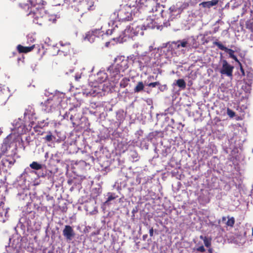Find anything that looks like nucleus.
Masks as SVG:
<instances>
[{
    "label": "nucleus",
    "instance_id": "a18cd8bd",
    "mask_svg": "<svg viewBox=\"0 0 253 253\" xmlns=\"http://www.w3.org/2000/svg\"><path fill=\"white\" fill-rule=\"evenodd\" d=\"M239 5V4H235L233 6V8H234L236 7H237Z\"/></svg>",
    "mask_w": 253,
    "mask_h": 253
},
{
    "label": "nucleus",
    "instance_id": "0eeeda50",
    "mask_svg": "<svg viewBox=\"0 0 253 253\" xmlns=\"http://www.w3.org/2000/svg\"><path fill=\"white\" fill-rule=\"evenodd\" d=\"M128 61L127 59H126L124 56H118L114 59V64L122 70V72H124L128 68Z\"/></svg>",
    "mask_w": 253,
    "mask_h": 253
},
{
    "label": "nucleus",
    "instance_id": "cd10ccee",
    "mask_svg": "<svg viewBox=\"0 0 253 253\" xmlns=\"http://www.w3.org/2000/svg\"><path fill=\"white\" fill-rule=\"evenodd\" d=\"M49 134L47 135L44 139L47 142H50L52 140V138L53 136H52L51 132L49 131L48 132Z\"/></svg>",
    "mask_w": 253,
    "mask_h": 253
},
{
    "label": "nucleus",
    "instance_id": "8fccbe9b",
    "mask_svg": "<svg viewBox=\"0 0 253 253\" xmlns=\"http://www.w3.org/2000/svg\"><path fill=\"white\" fill-rule=\"evenodd\" d=\"M47 253H53L52 251H48Z\"/></svg>",
    "mask_w": 253,
    "mask_h": 253
},
{
    "label": "nucleus",
    "instance_id": "473e14b6",
    "mask_svg": "<svg viewBox=\"0 0 253 253\" xmlns=\"http://www.w3.org/2000/svg\"><path fill=\"white\" fill-rule=\"evenodd\" d=\"M248 8H249V7L248 6V3L247 2H246V3L244 4V6L243 7V14H244L246 12H247Z\"/></svg>",
    "mask_w": 253,
    "mask_h": 253
},
{
    "label": "nucleus",
    "instance_id": "dca6fc26",
    "mask_svg": "<svg viewBox=\"0 0 253 253\" xmlns=\"http://www.w3.org/2000/svg\"><path fill=\"white\" fill-rule=\"evenodd\" d=\"M188 43V48H197L198 44L197 43L196 40L193 37H191L187 39Z\"/></svg>",
    "mask_w": 253,
    "mask_h": 253
},
{
    "label": "nucleus",
    "instance_id": "2eb2a0df",
    "mask_svg": "<svg viewBox=\"0 0 253 253\" xmlns=\"http://www.w3.org/2000/svg\"><path fill=\"white\" fill-rule=\"evenodd\" d=\"M134 30L136 36L143 35L144 30H146V28L144 25H136V24H132L131 30Z\"/></svg>",
    "mask_w": 253,
    "mask_h": 253
},
{
    "label": "nucleus",
    "instance_id": "aec40b11",
    "mask_svg": "<svg viewBox=\"0 0 253 253\" xmlns=\"http://www.w3.org/2000/svg\"><path fill=\"white\" fill-rule=\"evenodd\" d=\"M174 84L177 85L182 89L186 88V84L183 79H180L176 81V84Z\"/></svg>",
    "mask_w": 253,
    "mask_h": 253
},
{
    "label": "nucleus",
    "instance_id": "f257e3e1",
    "mask_svg": "<svg viewBox=\"0 0 253 253\" xmlns=\"http://www.w3.org/2000/svg\"><path fill=\"white\" fill-rule=\"evenodd\" d=\"M23 9L30 10L27 16L33 19V22L40 26L43 25V17L44 16L46 10L44 7L39 4L35 5L30 7L28 3L21 5Z\"/></svg>",
    "mask_w": 253,
    "mask_h": 253
},
{
    "label": "nucleus",
    "instance_id": "9b49d317",
    "mask_svg": "<svg viewBox=\"0 0 253 253\" xmlns=\"http://www.w3.org/2000/svg\"><path fill=\"white\" fill-rule=\"evenodd\" d=\"M63 235L67 241H71L75 234L73 228L70 225H65L63 230Z\"/></svg>",
    "mask_w": 253,
    "mask_h": 253
},
{
    "label": "nucleus",
    "instance_id": "ea45409f",
    "mask_svg": "<svg viewBox=\"0 0 253 253\" xmlns=\"http://www.w3.org/2000/svg\"><path fill=\"white\" fill-rule=\"evenodd\" d=\"M208 252L210 253H212V249L211 248H209L208 249Z\"/></svg>",
    "mask_w": 253,
    "mask_h": 253
},
{
    "label": "nucleus",
    "instance_id": "412c9836",
    "mask_svg": "<svg viewBox=\"0 0 253 253\" xmlns=\"http://www.w3.org/2000/svg\"><path fill=\"white\" fill-rule=\"evenodd\" d=\"M130 79L128 78H124L120 82V86L121 87L125 88L128 85Z\"/></svg>",
    "mask_w": 253,
    "mask_h": 253
},
{
    "label": "nucleus",
    "instance_id": "58836bf2",
    "mask_svg": "<svg viewBox=\"0 0 253 253\" xmlns=\"http://www.w3.org/2000/svg\"><path fill=\"white\" fill-rule=\"evenodd\" d=\"M147 234H146V235H143V236H142L143 239L144 240H145L147 238Z\"/></svg>",
    "mask_w": 253,
    "mask_h": 253
},
{
    "label": "nucleus",
    "instance_id": "f704fd0d",
    "mask_svg": "<svg viewBox=\"0 0 253 253\" xmlns=\"http://www.w3.org/2000/svg\"><path fill=\"white\" fill-rule=\"evenodd\" d=\"M153 4H160L161 2H163L165 0H153Z\"/></svg>",
    "mask_w": 253,
    "mask_h": 253
},
{
    "label": "nucleus",
    "instance_id": "603ef678",
    "mask_svg": "<svg viewBox=\"0 0 253 253\" xmlns=\"http://www.w3.org/2000/svg\"><path fill=\"white\" fill-rule=\"evenodd\" d=\"M252 234H253V229H252Z\"/></svg>",
    "mask_w": 253,
    "mask_h": 253
},
{
    "label": "nucleus",
    "instance_id": "79ce46f5",
    "mask_svg": "<svg viewBox=\"0 0 253 253\" xmlns=\"http://www.w3.org/2000/svg\"><path fill=\"white\" fill-rule=\"evenodd\" d=\"M4 204V203L2 201L0 202V207L2 206Z\"/></svg>",
    "mask_w": 253,
    "mask_h": 253
},
{
    "label": "nucleus",
    "instance_id": "c85d7f7f",
    "mask_svg": "<svg viewBox=\"0 0 253 253\" xmlns=\"http://www.w3.org/2000/svg\"><path fill=\"white\" fill-rule=\"evenodd\" d=\"M227 114L231 118H233L235 116V113L229 108H228L227 110Z\"/></svg>",
    "mask_w": 253,
    "mask_h": 253
},
{
    "label": "nucleus",
    "instance_id": "37998d69",
    "mask_svg": "<svg viewBox=\"0 0 253 253\" xmlns=\"http://www.w3.org/2000/svg\"><path fill=\"white\" fill-rule=\"evenodd\" d=\"M204 237H205V236H203L201 235V236H200V238L201 239H202V240L204 241V239H205V238H204Z\"/></svg>",
    "mask_w": 253,
    "mask_h": 253
},
{
    "label": "nucleus",
    "instance_id": "393cba45",
    "mask_svg": "<svg viewBox=\"0 0 253 253\" xmlns=\"http://www.w3.org/2000/svg\"><path fill=\"white\" fill-rule=\"evenodd\" d=\"M30 167L31 169H36V170H39L42 168V166L41 164H39L37 162H32L30 165Z\"/></svg>",
    "mask_w": 253,
    "mask_h": 253
},
{
    "label": "nucleus",
    "instance_id": "72a5a7b5",
    "mask_svg": "<svg viewBox=\"0 0 253 253\" xmlns=\"http://www.w3.org/2000/svg\"><path fill=\"white\" fill-rule=\"evenodd\" d=\"M195 250L196 251L201 252V253H204L206 251V249H205L203 245L199 247L198 248H196Z\"/></svg>",
    "mask_w": 253,
    "mask_h": 253
},
{
    "label": "nucleus",
    "instance_id": "a211bd4d",
    "mask_svg": "<svg viewBox=\"0 0 253 253\" xmlns=\"http://www.w3.org/2000/svg\"><path fill=\"white\" fill-rule=\"evenodd\" d=\"M173 44H175L177 48H179L180 47H188V43L187 39H183L181 41L179 40L176 42H172Z\"/></svg>",
    "mask_w": 253,
    "mask_h": 253
},
{
    "label": "nucleus",
    "instance_id": "6e6552de",
    "mask_svg": "<svg viewBox=\"0 0 253 253\" xmlns=\"http://www.w3.org/2000/svg\"><path fill=\"white\" fill-rule=\"evenodd\" d=\"M59 47H58V52L60 54H63L64 56L70 54L73 50V48L69 42H63V41H60L59 43Z\"/></svg>",
    "mask_w": 253,
    "mask_h": 253
},
{
    "label": "nucleus",
    "instance_id": "de8ad7c7",
    "mask_svg": "<svg viewBox=\"0 0 253 253\" xmlns=\"http://www.w3.org/2000/svg\"><path fill=\"white\" fill-rule=\"evenodd\" d=\"M250 12L251 13H252L253 12V9H250Z\"/></svg>",
    "mask_w": 253,
    "mask_h": 253
},
{
    "label": "nucleus",
    "instance_id": "2f4dec72",
    "mask_svg": "<svg viewBox=\"0 0 253 253\" xmlns=\"http://www.w3.org/2000/svg\"><path fill=\"white\" fill-rule=\"evenodd\" d=\"M116 198V197L113 194H111L110 195H109L107 198V201L105 202V203H107L108 202L114 200Z\"/></svg>",
    "mask_w": 253,
    "mask_h": 253
},
{
    "label": "nucleus",
    "instance_id": "c756f323",
    "mask_svg": "<svg viewBox=\"0 0 253 253\" xmlns=\"http://www.w3.org/2000/svg\"><path fill=\"white\" fill-rule=\"evenodd\" d=\"M151 7L153 9V11H148L149 12H154L158 11V8H160V4L151 5Z\"/></svg>",
    "mask_w": 253,
    "mask_h": 253
},
{
    "label": "nucleus",
    "instance_id": "49530a36",
    "mask_svg": "<svg viewBox=\"0 0 253 253\" xmlns=\"http://www.w3.org/2000/svg\"><path fill=\"white\" fill-rule=\"evenodd\" d=\"M73 118H74V116H73V115H71V116H70V120H71V121H73Z\"/></svg>",
    "mask_w": 253,
    "mask_h": 253
},
{
    "label": "nucleus",
    "instance_id": "ddd939ff",
    "mask_svg": "<svg viewBox=\"0 0 253 253\" xmlns=\"http://www.w3.org/2000/svg\"><path fill=\"white\" fill-rule=\"evenodd\" d=\"M153 0H137L138 5L141 8H144L147 11H153L151 7L153 4Z\"/></svg>",
    "mask_w": 253,
    "mask_h": 253
},
{
    "label": "nucleus",
    "instance_id": "f03ea898",
    "mask_svg": "<svg viewBox=\"0 0 253 253\" xmlns=\"http://www.w3.org/2000/svg\"><path fill=\"white\" fill-rule=\"evenodd\" d=\"M116 32V29L108 30L105 33L100 29H95L89 31L86 34L85 40H87L90 42H93L96 38H101L103 40L105 37H108L109 35H113Z\"/></svg>",
    "mask_w": 253,
    "mask_h": 253
},
{
    "label": "nucleus",
    "instance_id": "09e8293b",
    "mask_svg": "<svg viewBox=\"0 0 253 253\" xmlns=\"http://www.w3.org/2000/svg\"><path fill=\"white\" fill-rule=\"evenodd\" d=\"M148 78H153V76H150L148 77Z\"/></svg>",
    "mask_w": 253,
    "mask_h": 253
},
{
    "label": "nucleus",
    "instance_id": "bb28decb",
    "mask_svg": "<svg viewBox=\"0 0 253 253\" xmlns=\"http://www.w3.org/2000/svg\"><path fill=\"white\" fill-rule=\"evenodd\" d=\"M204 238V243L205 246L207 248L210 247L211 246V239H209L206 236H205Z\"/></svg>",
    "mask_w": 253,
    "mask_h": 253
},
{
    "label": "nucleus",
    "instance_id": "39448f33",
    "mask_svg": "<svg viewBox=\"0 0 253 253\" xmlns=\"http://www.w3.org/2000/svg\"><path fill=\"white\" fill-rule=\"evenodd\" d=\"M213 44L214 45L217 46L219 49H220L221 50H223L225 52L229 54V57L233 59V60H235V61H236V62H237L238 63L239 65L240 66L241 71L242 72H244V70L242 66V64H241V62L239 61V60L237 58L236 56L235 55V54H234L235 52L238 51L237 50H234L232 49L228 48L226 47V46H225L224 45H223L220 42H219L217 41L214 42H213Z\"/></svg>",
    "mask_w": 253,
    "mask_h": 253
},
{
    "label": "nucleus",
    "instance_id": "423d86ee",
    "mask_svg": "<svg viewBox=\"0 0 253 253\" xmlns=\"http://www.w3.org/2000/svg\"><path fill=\"white\" fill-rule=\"evenodd\" d=\"M222 63V67L219 71L220 73L228 77H232L233 76L234 67L229 64L226 60H223Z\"/></svg>",
    "mask_w": 253,
    "mask_h": 253
},
{
    "label": "nucleus",
    "instance_id": "4be33fe9",
    "mask_svg": "<svg viewBox=\"0 0 253 253\" xmlns=\"http://www.w3.org/2000/svg\"><path fill=\"white\" fill-rule=\"evenodd\" d=\"M144 87L142 82H139L134 89V92H139L143 90Z\"/></svg>",
    "mask_w": 253,
    "mask_h": 253
},
{
    "label": "nucleus",
    "instance_id": "4c0bfd02",
    "mask_svg": "<svg viewBox=\"0 0 253 253\" xmlns=\"http://www.w3.org/2000/svg\"><path fill=\"white\" fill-rule=\"evenodd\" d=\"M251 35L250 36V40L253 42V31L251 32Z\"/></svg>",
    "mask_w": 253,
    "mask_h": 253
},
{
    "label": "nucleus",
    "instance_id": "4468645a",
    "mask_svg": "<svg viewBox=\"0 0 253 253\" xmlns=\"http://www.w3.org/2000/svg\"><path fill=\"white\" fill-rule=\"evenodd\" d=\"M43 19V21H42L43 25H49L56 22V16L54 14H49L45 12Z\"/></svg>",
    "mask_w": 253,
    "mask_h": 253
},
{
    "label": "nucleus",
    "instance_id": "e433bc0d",
    "mask_svg": "<svg viewBox=\"0 0 253 253\" xmlns=\"http://www.w3.org/2000/svg\"><path fill=\"white\" fill-rule=\"evenodd\" d=\"M81 75H80V74L76 75L75 76V80L77 81H78L80 80V79H81Z\"/></svg>",
    "mask_w": 253,
    "mask_h": 253
},
{
    "label": "nucleus",
    "instance_id": "1a4fd4ad",
    "mask_svg": "<svg viewBox=\"0 0 253 253\" xmlns=\"http://www.w3.org/2000/svg\"><path fill=\"white\" fill-rule=\"evenodd\" d=\"M189 4L188 2L178 3L176 5L170 6L169 8L170 14L176 13L177 14H180L184 9L187 8Z\"/></svg>",
    "mask_w": 253,
    "mask_h": 253
},
{
    "label": "nucleus",
    "instance_id": "a19ab883",
    "mask_svg": "<svg viewBox=\"0 0 253 253\" xmlns=\"http://www.w3.org/2000/svg\"><path fill=\"white\" fill-rule=\"evenodd\" d=\"M226 217L223 216L222 217V221H226Z\"/></svg>",
    "mask_w": 253,
    "mask_h": 253
},
{
    "label": "nucleus",
    "instance_id": "c03bdc74",
    "mask_svg": "<svg viewBox=\"0 0 253 253\" xmlns=\"http://www.w3.org/2000/svg\"><path fill=\"white\" fill-rule=\"evenodd\" d=\"M229 6V3L228 2L225 6V7L226 8V7H228Z\"/></svg>",
    "mask_w": 253,
    "mask_h": 253
},
{
    "label": "nucleus",
    "instance_id": "c9c22d12",
    "mask_svg": "<svg viewBox=\"0 0 253 253\" xmlns=\"http://www.w3.org/2000/svg\"><path fill=\"white\" fill-rule=\"evenodd\" d=\"M153 233H154V230L153 227L150 229L149 230V235L150 237L153 236Z\"/></svg>",
    "mask_w": 253,
    "mask_h": 253
},
{
    "label": "nucleus",
    "instance_id": "6ab92c4d",
    "mask_svg": "<svg viewBox=\"0 0 253 253\" xmlns=\"http://www.w3.org/2000/svg\"><path fill=\"white\" fill-rule=\"evenodd\" d=\"M24 115L25 117L28 116L29 118L33 117L35 115L34 108L30 105L28 106L25 109Z\"/></svg>",
    "mask_w": 253,
    "mask_h": 253
},
{
    "label": "nucleus",
    "instance_id": "5701e85b",
    "mask_svg": "<svg viewBox=\"0 0 253 253\" xmlns=\"http://www.w3.org/2000/svg\"><path fill=\"white\" fill-rule=\"evenodd\" d=\"M245 26L246 29L249 30L251 32L253 31V19L247 20L246 22Z\"/></svg>",
    "mask_w": 253,
    "mask_h": 253
},
{
    "label": "nucleus",
    "instance_id": "f3484780",
    "mask_svg": "<svg viewBox=\"0 0 253 253\" xmlns=\"http://www.w3.org/2000/svg\"><path fill=\"white\" fill-rule=\"evenodd\" d=\"M218 2V0H211L210 1L202 2L200 4L204 8H210L216 5Z\"/></svg>",
    "mask_w": 253,
    "mask_h": 253
},
{
    "label": "nucleus",
    "instance_id": "9d476101",
    "mask_svg": "<svg viewBox=\"0 0 253 253\" xmlns=\"http://www.w3.org/2000/svg\"><path fill=\"white\" fill-rule=\"evenodd\" d=\"M17 49L19 53H28L32 51L34 49L37 50L38 52H40V46L38 44H33L30 46H24L21 44H19L17 46Z\"/></svg>",
    "mask_w": 253,
    "mask_h": 253
},
{
    "label": "nucleus",
    "instance_id": "f8f14e48",
    "mask_svg": "<svg viewBox=\"0 0 253 253\" xmlns=\"http://www.w3.org/2000/svg\"><path fill=\"white\" fill-rule=\"evenodd\" d=\"M121 71L122 70H120V68L114 63L110 65L107 69V72L109 73V75L112 78L114 79L117 78V76L120 77V73Z\"/></svg>",
    "mask_w": 253,
    "mask_h": 253
},
{
    "label": "nucleus",
    "instance_id": "7ed1b4c3",
    "mask_svg": "<svg viewBox=\"0 0 253 253\" xmlns=\"http://www.w3.org/2000/svg\"><path fill=\"white\" fill-rule=\"evenodd\" d=\"M131 12L132 9L130 5L127 4L124 5H121L117 13V17L119 21H126L132 20Z\"/></svg>",
    "mask_w": 253,
    "mask_h": 253
},
{
    "label": "nucleus",
    "instance_id": "20e7f679",
    "mask_svg": "<svg viewBox=\"0 0 253 253\" xmlns=\"http://www.w3.org/2000/svg\"><path fill=\"white\" fill-rule=\"evenodd\" d=\"M132 24L129 25L126 27V28L125 30V31L123 32V36L120 35L118 36L117 35L118 32L116 33V34H113V37L112 38L114 41H116L117 42H121L123 40L126 41V38H132L134 36H136V34L134 33V30H131ZM116 31H117L116 30Z\"/></svg>",
    "mask_w": 253,
    "mask_h": 253
},
{
    "label": "nucleus",
    "instance_id": "3c124183",
    "mask_svg": "<svg viewBox=\"0 0 253 253\" xmlns=\"http://www.w3.org/2000/svg\"><path fill=\"white\" fill-rule=\"evenodd\" d=\"M89 10H92V9L91 8V6L90 7V8H89Z\"/></svg>",
    "mask_w": 253,
    "mask_h": 253
},
{
    "label": "nucleus",
    "instance_id": "a878e982",
    "mask_svg": "<svg viewBox=\"0 0 253 253\" xmlns=\"http://www.w3.org/2000/svg\"><path fill=\"white\" fill-rule=\"evenodd\" d=\"M97 76L99 77L98 78L100 79L99 81L100 82H103L105 81L108 78L107 74L104 72L98 73L97 74Z\"/></svg>",
    "mask_w": 253,
    "mask_h": 253
},
{
    "label": "nucleus",
    "instance_id": "7c9ffc66",
    "mask_svg": "<svg viewBox=\"0 0 253 253\" xmlns=\"http://www.w3.org/2000/svg\"><path fill=\"white\" fill-rule=\"evenodd\" d=\"M160 84V83L159 82H156L153 83H151L148 84V86L152 87H155L157 85H159Z\"/></svg>",
    "mask_w": 253,
    "mask_h": 253
},
{
    "label": "nucleus",
    "instance_id": "b1692460",
    "mask_svg": "<svg viewBox=\"0 0 253 253\" xmlns=\"http://www.w3.org/2000/svg\"><path fill=\"white\" fill-rule=\"evenodd\" d=\"M228 220L226 222V225L227 226H229L231 227H233L235 222V220L234 217H230L228 216L227 217Z\"/></svg>",
    "mask_w": 253,
    "mask_h": 253
}]
</instances>
